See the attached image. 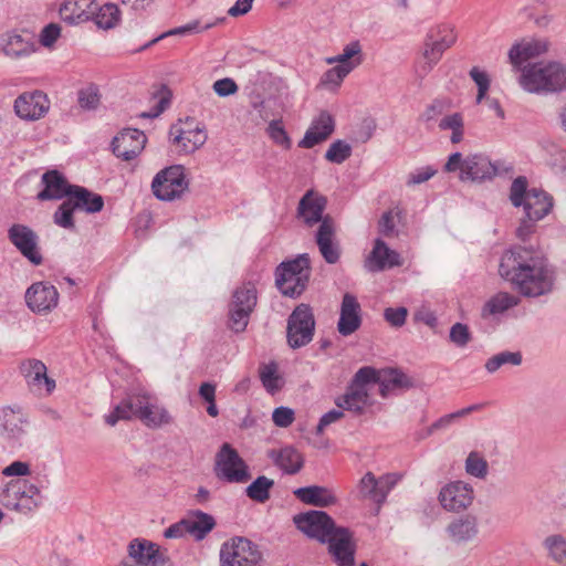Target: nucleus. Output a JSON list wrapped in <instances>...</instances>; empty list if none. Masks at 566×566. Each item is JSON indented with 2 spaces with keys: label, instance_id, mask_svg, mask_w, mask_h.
Returning <instances> with one entry per match:
<instances>
[{
  "label": "nucleus",
  "instance_id": "1",
  "mask_svg": "<svg viewBox=\"0 0 566 566\" xmlns=\"http://www.w3.org/2000/svg\"><path fill=\"white\" fill-rule=\"evenodd\" d=\"M499 274L525 297L549 294L556 280L547 259L532 247L523 245H514L502 254Z\"/></svg>",
  "mask_w": 566,
  "mask_h": 566
},
{
  "label": "nucleus",
  "instance_id": "51",
  "mask_svg": "<svg viewBox=\"0 0 566 566\" xmlns=\"http://www.w3.org/2000/svg\"><path fill=\"white\" fill-rule=\"evenodd\" d=\"M489 464L486 460L475 451L469 453L465 460V472L478 479H484L488 475Z\"/></svg>",
  "mask_w": 566,
  "mask_h": 566
},
{
  "label": "nucleus",
  "instance_id": "11",
  "mask_svg": "<svg viewBox=\"0 0 566 566\" xmlns=\"http://www.w3.org/2000/svg\"><path fill=\"white\" fill-rule=\"evenodd\" d=\"M189 187L185 168L181 165H174L160 170L151 182V190L155 197L163 201H172L180 198Z\"/></svg>",
  "mask_w": 566,
  "mask_h": 566
},
{
  "label": "nucleus",
  "instance_id": "35",
  "mask_svg": "<svg viewBox=\"0 0 566 566\" xmlns=\"http://www.w3.org/2000/svg\"><path fill=\"white\" fill-rule=\"evenodd\" d=\"M269 457L276 467L290 475L298 473L304 467L303 454L292 446H286L279 451L272 450Z\"/></svg>",
  "mask_w": 566,
  "mask_h": 566
},
{
  "label": "nucleus",
  "instance_id": "22",
  "mask_svg": "<svg viewBox=\"0 0 566 566\" xmlns=\"http://www.w3.org/2000/svg\"><path fill=\"white\" fill-rule=\"evenodd\" d=\"M315 242L326 263L335 264L338 262L342 250L336 239V223L332 217H327L318 226Z\"/></svg>",
  "mask_w": 566,
  "mask_h": 566
},
{
  "label": "nucleus",
  "instance_id": "56",
  "mask_svg": "<svg viewBox=\"0 0 566 566\" xmlns=\"http://www.w3.org/2000/svg\"><path fill=\"white\" fill-rule=\"evenodd\" d=\"M482 407V403L471 405L461 410L441 417L431 424V427L428 429V434H430L434 430L448 427L453 420L464 417L473 411L480 410Z\"/></svg>",
  "mask_w": 566,
  "mask_h": 566
},
{
  "label": "nucleus",
  "instance_id": "8",
  "mask_svg": "<svg viewBox=\"0 0 566 566\" xmlns=\"http://www.w3.org/2000/svg\"><path fill=\"white\" fill-rule=\"evenodd\" d=\"M41 500L40 490L24 479L11 480L0 494V501L7 509L23 514L35 510Z\"/></svg>",
  "mask_w": 566,
  "mask_h": 566
},
{
  "label": "nucleus",
  "instance_id": "4",
  "mask_svg": "<svg viewBox=\"0 0 566 566\" xmlns=\"http://www.w3.org/2000/svg\"><path fill=\"white\" fill-rule=\"evenodd\" d=\"M521 86L528 93L554 94L566 91V64L537 62L525 65L520 76Z\"/></svg>",
  "mask_w": 566,
  "mask_h": 566
},
{
  "label": "nucleus",
  "instance_id": "21",
  "mask_svg": "<svg viewBox=\"0 0 566 566\" xmlns=\"http://www.w3.org/2000/svg\"><path fill=\"white\" fill-rule=\"evenodd\" d=\"M127 551L128 557L118 566H158L161 563L158 546L150 541L134 538Z\"/></svg>",
  "mask_w": 566,
  "mask_h": 566
},
{
  "label": "nucleus",
  "instance_id": "53",
  "mask_svg": "<svg viewBox=\"0 0 566 566\" xmlns=\"http://www.w3.org/2000/svg\"><path fill=\"white\" fill-rule=\"evenodd\" d=\"M352 155V147L345 142L338 139L331 144L328 147L325 158L326 160L335 164H342L348 159Z\"/></svg>",
  "mask_w": 566,
  "mask_h": 566
},
{
  "label": "nucleus",
  "instance_id": "16",
  "mask_svg": "<svg viewBox=\"0 0 566 566\" xmlns=\"http://www.w3.org/2000/svg\"><path fill=\"white\" fill-rule=\"evenodd\" d=\"M8 239L32 264H42L43 258L38 247L39 237L30 227L21 223L12 224L8 230Z\"/></svg>",
  "mask_w": 566,
  "mask_h": 566
},
{
  "label": "nucleus",
  "instance_id": "54",
  "mask_svg": "<svg viewBox=\"0 0 566 566\" xmlns=\"http://www.w3.org/2000/svg\"><path fill=\"white\" fill-rule=\"evenodd\" d=\"M350 73V67L336 65L327 70L321 77L319 84L326 87H338L344 78Z\"/></svg>",
  "mask_w": 566,
  "mask_h": 566
},
{
  "label": "nucleus",
  "instance_id": "7",
  "mask_svg": "<svg viewBox=\"0 0 566 566\" xmlns=\"http://www.w3.org/2000/svg\"><path fill=\"white\" fill-rule=\"evenodd\" d=\"M256 303L258 291L252 282L238 286L228 304V327L237 334L244 332Z\"/></svg>",
  "mask_w": 566,
  "mask_h": 566
},
{
  "label": "nucleus",
  "instance_id": "5",
  "mask_svg": "<svg viewBox=\"0 0 566 566\" xmlns=\"http://www.w3.org/2000/svg\"><path fill=\"white\" fill-rule=\"evenodd\" d=\"M455 41L457 34L451 25L439 24L431 28L424 36L420 56L415 64L417 77L423 80Z\"/></svg>",
  "mask_w": 566,
  "mask_h": 566
},
{
  "label": "nucleus",
  "instance_id": "47",
  "mask_svg": "<svg viewBox=\"0 0 566 566\" xmlns=\"http://www.w3.org/2000/svg\"><path fill=\"white\" fill-rule=\"evenodd\" d=\"M412 382L410 378L398 369H387L384 371L382 380L380 384V395L386 397L387 390L392 388H410Z\"/></svg>",
  "mask_w": 566,
  "mask_h": 566
},
{
  "label": "nucleus",
  "instance_id": "64",
  "mask_svg": "<svg viewBox=\"0 0 566 566\" xmlns=\"http://www.w3.org/2000/svg\"><path fill=\"white\" fill-rule=\"evenodd\" d=\"M213 91L218 96L227 97L238 92V85L232 78L224 77L213 83Z\"/></svg>",
  "mask_w": 566,
  "mask_h": 566
},
{
  "label": "nucleus",
  "instance_id": "26",
  "mask_svg": "<svg viewBox=\"0 0 566 566\" xmlns=\"http://www.w3.org/2000/svg\"><path fill=\"white\" fill-rule=\"evenodd\" d=\"M361 325L360 304L356 296L345 293L340 305L337 331L342 336L354 334Z\"/></svg>",
  "mask_w": 566,
  "mask_h": 566
},
{
  "label": "nucleus",
  "instance_id": "60",
  "mask_svg": "<svg viewBox=\"0 0 566 566\" xmlns=\"http://www.w3.org/2000/svg\"><path fill=\"white\" fill-rule=\"evenodd\" d=\"M408 310L403 306L400 307H388L384 311L385 319L392 327H401L406 323Z\"/></svg>",
  "mask_w": 566,
  "mask_h": 566
},
{
  "label": "nucleus",
  "instance_id": "38",
  "mask_svg": "<svg viewBox=\"0 0 566 566\" xmlns=\"http://www.w3.org/2000/svg\"><path fill=\"white\" fill-rule=\"evenodd\" d=\"M367 389L361 386H349L347 391L335 400L338 408L360 415L368 403Z\"/></svg>",
  "mask_w": 566,
  "mask_h": 566
},
{
  "label": "nucleus",
  "instance_id": "24",
  "mask_svg": "<svg viewBox=\"0 0 566 566\" xmlns=\"http://www.w3.org/2000/svg\"><path fill=\"white\" fill-rule=\"evenodd\" d=\"M49 108L50 101L41 91L23 93L14 101L15 114L27 120H36L43 117Z\"/></svg>",
  "mask_w": 566,
  "mask_h": 566
},
{
  "label": "nucleus",
  "instance_id": "40",
  "mask_svg": "<svg viewBox=\"0 0 566 566\" xmlns=\"http://www.w3.org/2000/svg\"><path fill=\"white\" fill-rule=\"evenodd\" d=\"M188 533L196 541H202L216 526L212 515L202 511H193L186 517Z\"/></svg>",
  "mask_w": 566,
  "mask_h": 566
},
{
  "label": "nucleus",
  "instance_id": "13",
  "mask_svg": "<svg viewBox=\"0 0 566 566\" xmlns=\"http://www.w3.org/2000/svg\"><path fill=\"white\" fill-rule=\"evenodd\" d=\"M293 523L300 532L322 544H325L338 527L326 512L314 510L294 515Z\"/></svg>",
  "mask_w": 566,
  "mask_h": 566
},
{
  "label": "nucleus",
  "instance_id": "12",
  "mask_svg": "<svg viewBox=\"0 0 566 566\" xmlns=\"http://www.w3.org/2000/svg\"><path fill=\"white\" fill-rule=\"evenodd\" d=\"M214 472L229 483H244L251 478L248 465L229 443H223L217 453Z\"/></svg>",
  "mask_w": 566,
  "mask_h": 566
},
{
  "label": "nucleus",
  "instance_id": "14",
  "mask_svg": "<svg viewBox=\"0 0 566 566\" xmlns=\"http://www.w3.org/2000/svg\"><path fill=\"white\" fill-rule=\"evenodd\" d=\"M396 473H387L379 479L373 472H367L358 483V491L363 499H368L378 504V507L386 502L389 492L400 480Z\"/></svg>",
  "mask_w": 566,
  "mask_h": 566
},
{
  "label": "nucleus",
  "instance_id": "55",
  "mask_svg": "<svg viewBox=\"0 0 566 566\" xmlns=\"http://www.w3.org/2000/svg\"><path fill=\"white\" fill-rule=\"evenodd\" d=\"M266 133L275 144L283 146L285 149L291 148L292 142L282 124V120H271L266 128Z\"/></svg>",
  "mask_w": 566,
  "mask_h": 566
},
{
  "label": "nucleus",
  "instance_id": "27",
  "mask_svg": "<svg viewBox=\"0 0 566 566\" xmlns=\"http://www.w3.org/2000/svg\"><path fill=\"white\" fill-rule=\"evenodd\" d=\"M497 174V168L486 156L474 154L464 159L460 180L462 181H483L492 179Z\"/></svg>",
  "mask_w": 566,
  "mask_h": 566
},
{
  "label": "nucleus",
  "instance_id": "59",
  "mask_svg": "<svg viewBox=\"0 0 566 566\" xmlns=\"http://www.w3.org/2000/svg\"><path fill=\"white\" fill-rule=\"evenodd\" d=\"M450 340L458 347H465L472 339L468 325L455 323L450 329Z\"/></svg>",
  "mask_w": 566,
  "mask_h": 566
},
{
  "label": "nucleus",
  "instance_id": "15",
  "mask_svg": "<svg viewBox=\"0 0 566 566\" xmlns=\"http://www.w3.org/2000/svg\"><path fill=\"white\" fill-rule=\"evenodd\" d=\"M325 544L328 545V553L333 562L338 566H355L357 546L349 528L338 526Z\"/></svg>",
  "mask_w": 566,
  "mask_h": 566
},
{
  "label": "nucleus",
  "instance_id": "29",
  "mask_svg": "<svg viewBox=\"0 0 566 566\" xmlns=\"http://www.w3.org/2000/svg\"><path fill=\"white\" fill-rule=\"evenodd\" d=\"M186 124L189 125L188 128L178 125L171 126L170 136L172 137V143L181 147V151L192 154L205 145L208 136L203 127H190L189 119L186 120Z\"/></svg>",
  "mask_w": 566,
  "mask_h": 566
},
{
  "label": "nucleus",
  "instance_id": "44",
  "mask_svg": "<svg viewBox=\"0 0 566 566\" xmlns=\"http://www.w3.org/2000/svg\"><path fill=\"white\" fill-rule=\"evenodd\" d=\"M97 28L103 30H111L118 25L122 19L119 8L112 2H107L99 7L94 8V14L92 18Z\"/></svg>",
  "mask_w": 566,
  "mask_h": 566
},
{
  "label": "nucleus",
  "instance_id": "10",
  "mask_svg": "<svg viewBox=\"0 0 566 566\" xmlns=\"http://www.w3.org/2000/svg\"><path fill=\"white\" fill-rule=\"evenodd\" d=\"M315 331V317L308 304L297 305L287 318L286 338L291 348L296 349L310 344Z\"/></svg>",
  "mask_w": 566,
  "mask_h": 566
},
{
  "label": "nucleus",
  "instance_id": "46",
  "mask_svg": "<svg viewBox=\"0 0 566 566\" xmlns=\"http://www.w3.org/2000/svg\"><path fill=\"white\" fill-rule=\"evenodd\" d=\"M273 485V480L260 475L245 489V493L252 501L264 503L270 499V490Z\"/></svg>",
  "mask_w": 566,
  "mask_h": 566
},
{
  "label": "nucleus",
  "instance_id": "37",
  "mask_svg": "<svg viewBox=\"0 0 566 566\" xmlns=\"http://www.w3.org/2000/svg\"><path fill=\"white\" fill-rule=\"evenodd\" d=\"M520 303V296L509 292H497L483 305L481 310V317L485 319L490 316L503 314L504 312L517 306Z\"/></svg>",
  "mask_w": 566,
  "mask_h": 566
},
{
  "label": "nucleus",
  "instance_id": "62",
  "mask_svg": "<svg viewBox=\"0 0 566 566\" xmlns=\"http://www.w3.org/2000/svg\"><path fill=\"white\" fill-rule=\"evenodd\" d=\"M376 381H378L376 369L373 367H361L356 371L352 386H361L365 388L367 384Z\"/></svg>",
  "mask_w": 566,
  "mask_h": 566
},
{
  "label": "nucleus",
  "instance_id": "25",
  "mask_svg": "<svg viewBox=\"0 0 566 566\" xmlns=\"http://www.w3.org/2000/svg\"><path fill=\"white\" fill-rule=\"evenodd\" d=\"M42 184L44 188L36 196L40 201L70 198L76 186L69 184L64 175L55 169L43 174Z\"/></svg>",
  "mask_w": 566,
  "mask_h": 566
},
{
  "label": "nucleus",
  "instance_id": "20",
  "mask_svg": "<svg viewBox=\"0 0 566 566\" xmlns=\"http://www.w3.org/2000/svg\"><path fill=\"white\" fill-rule=\"evenodd\" d=\"M28 415L18 405L0 407V434L8 440H19L25 434Z\"/></svg>",
  "mask_w": 566,
  "mask_h": 566
},
{
  "label": "nucleus",
  "instance_id": "28",
  "mask_svg": "<svg viewBox=\"0 0 566 566\" xmlns=\"http://www.w3.org/2000/svg\"><path fill=\"white\" fill-rule=\"evenodd\" d=\"M399 265H401L399 253L391 250L380 238H377L366 260L368 271L380 272Z\"/></svg>",
  "mask_w": 566,
  "mask_h": 566
},
{
  "label": "nucleus",
  "instance_id": "52",
  "mask_svg": "<svg viewBox=\"0 0 566 566\" xmlns=\"http://www.w3.org/2000/svg\"><path fill=\"white\" fill-rule=\"evenodd\" d=\"M101 95L98 88L94 85L81 88L77 92V103L84 111H94L98 107Z\"/></svg>",
  "mask_w": 566,
  "mask_h": 566
},
{
  "label": "nucleus",
  "instance_id": "61",
  "mask_svg": "<svg viewBox=\"0 0 566 566\" xmlns=\"http://www.w3.org/2000/svg\"><path fill=\"white\" fill-rule=\"evenodd\" d=\"M294 411L289 407H277L272 413V420L275 426L286 428L294 421Z\"/></svg>",
  "mask_w": 566,
  "mask_h": 566
},
{
  "label": "nucleus",
  "instance_id": "33",
  "mask_svg": "<svg viewBox=\"0 0 566 566\" xmlns=\"http://www.w3.org/2000/svg\"><path fill=\"white\" fill-rule=\"evenodd\" d=\"M547 51V44L543 41H523L515 43L509 51V60L516 71L523 70L526 61L536 57Z\"/></svg>",
  "mask_w": 566,
  "mask_h": 566
},
{
  "label": "nucleus",
  "instance_id": "34",
  "mask_svg": "<svg viewBox=\"0 0 566 566\" xmlns=\"http://www.w3.org/2000/svg\"><path fill=\"white\" fill-rule=\"evenodd\" d=\"M293 494L304 504L318 507H328L337 502L333 491L321 485L298 488L294 490Z\"/></svg>",
  "mask_w": 566,
  "mask_h": 566
},
{
  "label": "nucleus",
  "instance_id": "2",
  "mask_svg": "<svg viewBox=\"0 0 566 566\" xmlns=\"http://www.w3.org/2000/svg\"><path fill=\"white\" fill-rule=\"evenodd\" d=\"M526 177L515 178L510 188V200L514 207H523L524 217L516 228V237L526 241L536 229V223L545 218L554 207L553 197L543 189H527Z\"/></svg>",
  "mask_w": 566,
  "mask_h": 566
},
{
  "label": "nucleus",
  "instance_id": "36",
  "mask_svg": "<svg viewBox=\"0 0 566 566\" xmlns=\"http://www.w3.org/2000/svg\"><path fill=\"white\" fill-rule=\"evenodd\" d=\"M447 532L455 543L472 541L479 533L478 520L470 514L460 516L448 525Z\"/></svg>",
  "mask_w": 566,
  "mask_h": 566
},
{
  "label": "nucleus",
  "instance_id": "30",
  "mask_svg": "<svg viewBox=\"0 0 566 566\" xmlns=\"http://www.w3.org/2000/svg\"><path fill=\"white\" fill-rule=\"evenodd\" d=\"M335 120L333 116L323 111L312 122L303 139L298 143L301 148H313L315 145L326 140L334 132Z\"/></svg>",
  "mask_w": 566,
  "mask_h": 566
},
{
  "label": "nucleus",
  "instance_id": "63",
  "mask_svg": "<svg viewBox=\"0 0 566 566\" xmlns=\"http://www.w3.org/2000/svg\"><path fill=\"white\" fill-rule=\"evenodd\" d=\"M440 130H451L454 132L457 129L464 127V120L461 113H453L450 115H446L442 117L438 124Z\"/></svg>",
  "mask_w": 566,
  "mask_h": 566
},
{
  "label": "nucleus",
  "instance_id": "43",
  "mask_svg": "<svg viewBox=\"0 0 566 566\" xmlns=\"http://www.w3.org/2000/svg\"><path fill=\"white\" fill-rule=\"evenodd\" d=\"M363 62V50L359 41H353L344 46L343 52L336 56L327 57V64L350 67V72Z\"/></svg>",
  "mask_w": 566,
  "mask_h": 566
},
{
  "label": "nucleus",
  "instance_id": "50",
  "mask_svg": "<svg viewBox=\"0 0 566 566\" xmlns=\"http://www.w3.org/2000/svg\"><path fill=\"white\" fill-rule=\"evenodd\" d=\"M75 210L77 209L73 207L71 198H66L53 213L54 223L63 229L74 230L75 222L73 214Z\"/></svg>",
  "mask_w": 566,
  "mask_h": 566
},
{
  "label": "nucleus",
  "instance_id": "19",
  "mask_svg": "<svg viewBox=\"0 0 566 566\" xmlns=\"http://www.w3.org/2000/svg\"><path fill=\"white\" fill-rule=\"evenodd\" d=\"M438 499L444 510L459 512L472 504L473 489L468 483L454 481L441 489Z\"/></svg>",
  "mask_w": 566,
  "mask_h": 566
},
{
  "label": "nucleus",
  "instance_id": "49",
  "mask_svg": "<svg viewBox=\"0 0 566 566\" xmlns=\"http://www.w3.org/2000/svg\"><path fill=\"white\" fill-rule=\"evenodd\" d=\"M260 379L270 394H274L282 388V378L277 374V365L274 361L260 367Z\"/></svg>",
  "mask_w": 566,
  "mask_h": 566
},
{
  "label": "nucleus",
  "instance_id": "17",
  "mask_svg": "<svg viewBox=\"0 0 566 566\" xmlns=\"http://www.w3.org/2000/svg\"><path fill=\"white\" fill-rule=\"evenodd\" d=\"M25 302L34 313H49L57 306L59 292L49 282H35L27 290Z\"/></svg>",
  "mask_w": 566,
  "mask_h": 566
},
{
  "label": "nucleus",
  "instance_id": "31",
  "mask_svg": "<svg viewBox=\"0 0 566 566\" xmlns=\"http://www.w3.org/2000/svg\"><path fill=\"white\" fill-rule=\"evenodd\" d=\"M20 373L31 388L41 389L45 386L51 394L55 388V381L46 375V366L39 359H25L20 364Z\"/></svg>",
  "mask_w": 566,
  "mask_h": 566
},
{
  "label": "nucleus",
  "instance_id": "18",
  "mask_svg": "<svg viewBox=\"0 0 566 566\" xmlns=\"http://www.w3.org/2000/svg\"><path fill=\"white\" fill-rule=\"evenodd\" d=\"M146 142L144 132L137 128H125L113 138V153L116 157L129 161L142 153Z\"/></svg>",
  "mask_w": 566,
  "mask_h": 566
},
{
  "label": "nucleus",
  "instance_id": "41",
  "mask_svg": "<svg viewBox=\"0 0 566 566\" xmlns=\"http://www.w3.org/2000/svg\"><path fill=\"white\" fill-rule=\"evenodd\" d=\"M226 21V18H218L216 19L214 21L212 22H209L205 25H200V22L198 20H195L192 22H189L185 25H181V27H178V28H175V29H171L167 32H164L161 33L160 35L154 38L153 40H150L149 42L145 43L143 46H140L138 50H136V52H140V51H144L148 48H150L151 45H154L155 43L159 42L160 40L167 38V36H171V35H187V34H190V33H198V32H202V31H206V30H209L216 25H218L219 23H222Z\"/></svg>",
  "mask_w": 566,
  "mask_h": 566
},
{
  "label": "nucleus",
  "instance_id": "57",
  "mask_svg": "<svg viewBox=\"0 0 566 566\" xmlns=\"http://www.w3.org/2000/svg\"><path fill=\"white\" fill-rule=\"evenodd\" d=\"M450 107L448 99L436 98L429 105H427L423 113L420 115V119L424 123L436 120Z\"/></svg>",
  "mask_w": 566,
  "mask_h": 566
},
{
  "label": "nucleus",
  "instance_id": "6",
  "mask_svg": "<svg viewBox=\"0 0 566 566\" xmlns=\"http://www.w3.org/2000/svg\"><path fill=\"white\" fill-rule=\"evenodd\" d=\"M310 275V258L303 253L276 268L275 283L283 295L294 298L305 291Z\"/></svg>",
  "mask_w": 566,
  "mask_h": 566
},
{
  "label": "nucleus",
  "instance_id": "23",
  "mask_svg": "<svg viewBox=\"0 0 566 566\" xmlns=\"http://www.w3.org/2000/svg\"><path fill=\"white\" fill-rule=\"evenodd\" d=\"M327 206V199L314 190H307L298 201L297 218L304 224L312 228L316 223H322L329 214L324 216Z\"/></svg>",
  "mask_w": 566,
  "mask_h": 566
},
{
  "label": "nucleus",
  "instance_id": "9",
  "mask_svg": "<svg viewBox=\"0 0 566 566\" xmlns=\"http://www.w3.org/2000/svg\"><path fill=\"white\" fill-rule=\"evenodd\" d=\"M220 566H261L263 555L252 541L235 536L220 547Z\"/></svg>",
  "mask_w": 566,
  "mask_h": 566
},
{
  "label": "nucleus",
  "instance_id": "39",
  "mask_svg": "<svg viewBox=\"0 0 566 566\" xmlns=\"http://www.w3.org/2000/svg\"><path fill=\"white\" fill-rule=\"evenodd\" d=\"M70 198L73 207L86 213L99 212L104 207V199L101 195L94 193L82 186H75Z\"/></svg>",
  "mask_w": 566,
  "mask_h": 566
},
{
  "label": "nucleus",
  "instance_id": "48",
  "mask_svg": "<svg viewBox=\"0 0 566 566\" xmlns=\"http://www.w3.org/2000/svg\"><path fill=\"white\" fill-rule=\"evenodd\" d=\"M522 364V354L520 352H501L490 357L484 367L488 373L493 374L505 365L518 366Z\"/></svg>",
  "mask_w": 566,
  "mask_h": 566
},
{
  "label": "nucleus",
  "instance_id": "45",
  "mask_svg": "<svg viewBox=\"0 0 566 566\" xmlns=\"http://www.w3.org/2000/svg\"><path fill=\"white\" fill-rule=\"evenodd\" d=\"M543 546L548 553V556L559 565H566V537L562 534H553L547 536Z\"/></svg>",
  "mask_w": 566,
  "mask_h": 566
},
{
  "label": "nucleus",
  "instance_id": "42",
  "mask_svg": "<svg viewBox=\"0 0 566 566\" xmlns=\"http://www.w3.org/2000/svg\"><path fill=\"white\" fill-rule=\"evenodd\" d=\"M1 51L11 59H19L32 52V45L20 34L8 32L1 38Z\"/></svg>",
  "mask_w": 566,
  "mask_h": 566
},
{
  "label": "nucleus",
  "instance_id": "58",
  "mask_svg": "<svg viewBox=\"0 0 566 566\" xmlns=\"http://www.w3.org/2000/svg\"><path fill=\"white\" fill-rule=\"evenodd\" d=\"M469 74L478 86L476 103L480 104L490 88V77L486 72L476 66H473Z\"/></svg>",
  "mask_w": 566,
  "mask_h": 566
},
{
  "label": "nucleus",
  "instance_id": "3",
  "mask_svg": "<svg viewBox=\"0 0 566 566\" xmlns=\"http://www.w3.org/2000/svg\"><path fill=\"white\" fill-rule=\"evenodd\" d=\"M132 418L139 419L151 429L169 424L172 420L165 407L156 403L151 396L144 392L128 396L105 417V421L109 426H115L119 420Z\"/></svg>",
  "mask_w": 566,
  "mask_h": 566
},
{
  "label": "nucleus",
  "instance_id": "32",
  "mask_svg": "<svg viewBox=\"0 0 566 566\" xmlns=\"http://www.w3.org/2000/svg\"><path fill=\"white\" fill-rule=\"evenodd\" d=\"M94 8V0H66L60 8V17L71 25L80 24L93 18Z\"/></svg>",
  "mask_w": 566,
  "mask_h": 566
}]
</instances>
